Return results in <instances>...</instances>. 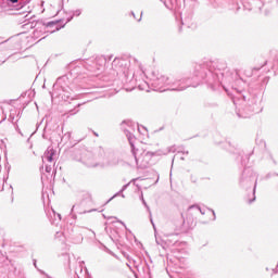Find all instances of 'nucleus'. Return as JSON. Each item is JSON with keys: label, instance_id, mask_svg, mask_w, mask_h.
I'll use <instances>...</instances> for the list:
<instances>
[{"label": "nucleus", "instance_id": "obj_24", "mask_svg": "<svg viewBox=\"0 0 278 278\" xmlns=\"http://www.w3.org/2000/svg\"><path fill=\"white\" fill-rule=\"evenodd\" d=\"M190 21H192V16L191 15L189 17L185 18L186 23H190Z\"/></svg>", "mask_w": 278, "mask_h": 278}, {"label": "nucleus", "instance_id": "obj_34", "mask_svg": "<svg viewBox=\"0 0 278 278\" xmlns=\"http://www.w3.org/2000/svg\"><path fill=\"white\" fill-rule=\"evenodd\" d=\"M182 153H184L185 155H188V153H189V152H188V151H186V152H182Z\"/></svg>", "mask_w": 278, "mask_h": 278}, {"label": "nucleus", "instance_id": "obj_37", "mask_svg": "<svg viewBox=\"0 0 278 278\" xmlns=\"http://www.w3.org/2000/svg\"><path fill=\"white\" fill-rule=\"evenodd\" d=\"M2 64H5V61H2Z\"/></svg>", "mask_w": 278, "mask_h": 278}, {"label": "nucleus", "instance_id": "obj_9", "mask_svg": "<svg viewBox=\"0 0 278 278\" xmlns=\"http://www.w3.org/2000/svg\"><path fill=\"white\" fill-rule=\"evenodd\" d=\"M136 181H138V178H134L130 182L124 185L122 189L110 199V201H112V199H116V197H122L123 199H125V194H123V192H125V190L129 188L130 184H136Z\"/></svg>", "mask_w": 278, "mask_h": 278}, {"label": "nucleus", "instance_id": "obj_23", "mask_svg": "<svg viewBox=\"0 0 278 278\" xmlns=\"http://www.w3.org/2000/svg\"><path fill=\"white\" fill-rule=\"evenodd\" d=\"M210 212H212V214H213V220H216V212H214V210H210Z\"/></svg>", "mask_w": 278, "mask_h": 278}, {"label": "nucleus", "instance_id": "obj_35", "mask_svg": "<svg viewBox=\"0 0 278 278\" xmlns=\"http://www.w3.org/2000/svg\"><path fill=\"white\" fill-rule=\"evenodd\" d=\"M156 244H160V240L156 239Z\"/></svg>", "mask_w": 278, "mask_h": 278}, {"label": "nucleus", "instance_id": "obj_18", "mask_svg": "<svg viewBox=\"0 0 278 278\" xmlns=\"http://www.w3.org/2000/svg\"><path fill=\"white\" fill-rule=\"evenodd\" d=\"M130 16H132L135 18V21H137V23H140V21H142V12L140 14V17H136V13L134 11L130 12Z\"/></svg>", "mask_w": 278, "mask_h": 278}, {"label": "nucleus", "instance_id": "obj_30", "mask_svg": "<svg viewBox=\"0 0 278 278\" xmlns=\"http://www.w3.org/2000/svg\"><path fill=\"white\" fill-rule=\"evenodd\" d=\"M76 108H81V103H77V104H76Z\"/></svg>", "mask_w": 278, "mask_h": 278}, {"label": "nucleus", "instance_id": "obj_13", "mask_svg": "<svg viewBox=\"0 0 278 278\" xmlns=\"http://www.w3.org/2000/svg\"><path fill=\"white\" fill-rule=\"evenodd\" d=\"M144 207H147L148 212H149V216H150V222H151V225L153 226V229H155V223H153V215L151 213V208L149 207V205L147 204V201H144V195L141 193V197H140Z\"/></svg>", "mask_w": 278, "mask_h": 278}, {"label": "nucleus", "instance_id": "obj_40", "mask_svg": "<svg viewBox=\"0 0 278 278\" xmlns=\"http://www.w3.org/2000/svg\"><path fill=\"white\" fill-rule=\"evenodd\" d=\"M277 175V177H278V174H276Z\"/></svg>", "mask_w": 278, "mask_h": 278}, {"label": "nucleus", "instance_id": "obj_3", "mask_svg": "<svg viewBox=\"0 0 278 278\" xmlns=\"http://www.w3.org/2000/svg\"><path fill=\"white\" fill-rule=\"evenodd\" d=\"M125 125H127V127H134V122L124 121L122 123V128L124 129V134L130 144L132 157H135L137 168H149V166H151V159L155 155H168V153H175V147H168L163 151L159 150L156 152L143 150L140 155H138L139 150H136V146L134 144V142H136V137L134 136V134H131V131H129V129L125 128Z\"/></svg>", "mask_w": 278, "mask_h": 278}, {"label": "nucleus", "instance_id": "obj_8", "mask_svg": "<svg viewBox=\"0 0 278 278\" xmlns=\"http://www.w3.org/2000/svg\"><path fill=\"white\" fill-rule=\"evenodd\" d=\"M84 205H86V202L83 200L72 206L71 217L74 220H77V214H88L91 212V211L85 210Z\"/></svg>", "mask_w": 278, "mask_h": 278}, {"label": "nucleus", "instance_id": "obj_17", "mask_svg": "<svg viewBox=\"0 0 278 278\" xmlns=\"http://www.w3.org/2000/svg\"><path fill=\"white\" fill-rule=\"evenodd\" d=\"M74 16H81V9H77L76 11H73L72 16L67 18V23H71Z\"/></svg>", "mask_w": 278, "mask_h": 278}, {"label": "nucleus", "instance_id": "obj_6", "mask_svg": "<svg viewBox=\"0 0 278 278\" xmlns=\"http://www.w3.org/2000/svg\"><path fill=\"white\" fill-rule=\"evenodd\" d=\"M253 180H255L254 188H253V199H250L249 203H253L255 201V190L257 188V175L253 172L251 167H245L239 179L240 186H242L243 188L247 186H251V184H253Z\"/></svg>", "mask_w": 278, "mask_h": 278}, {"label": "nucleus", "instance_id": "obj_32", "mask_svg": "<svg viewBox=\"0 0 278 278\" xmlns=\"http://www.w3.org/2000/svg\"><path fill=\"white\" fill-rule=\"evenodd\" d=\"M266 179H270V174H268V175L266 176Z\"/></svg>", "mask_w": 278, "mask_h": 278}, {"label": "nucleus", "instance_id": "obj_33", "mask_svg": "<svg viewBox=\"0 0 278 278\" xmlns=\"http://www.w3.org/2000/svg\"><path fill=\"white\" fill-rule=\"evenodd\" d=\"M88 71H93L92 67H86Z\"/></svg>", "mask_w": 278, "mask_h": 278}, {"label": "nucleus", "instance_id": "obj_25", "mask_svg": "<svg viewBox=\"0 0 278 278\" xmlns=\"http://www.w3.org/2000/svg\"><path fill=\"white\" fill-rule=\"evenodd\" d=\"M46 173H51V166L49 165L46 166Z\"/></svg>", "mask_w": 278, "mask_h": 278}, {"label": "nucleus", "instance_id": "obj_12", "mask_svg": "<svg viewBox=\"0 0 278 278\" xmlns=\"http://www.w3.org/2000/svg\"><path fill=\"white\" fill-rule=\"evenodd\" d=\"M228 151H229V153H235L237 155H240L241 156V164H242V166H244V156H242V151H240V149H238L233 146H229Z\"/></svg>", "mask_w": 278, "mask_h": 278}, {"label": "nucleus", "instance_id": "obj_2", "mask_svg": "<svg viewBox=\"0 0 278 278\" xmlns=\"http://www.w3.org/2000/svg\"><path fill=\"white\" fill-rule=\"evenodd\" d=\"M228 97H231L236 106V114L239 118H249L253 114H260L264 108L262 106V94L255 89L239 90L231 88V91L223 86Z\"/></svg>", "mask_w": 278, "mask_h": 278}, {"label": "nucleus", "instance_id": "obj_20", "mask_svg": "<svg viewBox=\"0 0 278 278\" xmlns=\"http://www.w3.org/2000/svg\"><path fill=\"white\" fill-rule=\"evenodd\" d=\"M109 164H110V166H117V164H118V159H114V160L111 161Z\"/></svg>", "mask_w": 278, "mask_h": 278}, {"label": "nucleus", "instance_id": "obj_39", "mask_svg": "<svg viewBox=\"0 0 278 278\" xmlns=\"http://www.w3.org/2000/svg\"><path fill=\"white\" fill-rule=\"evenodd\" d=\"M123 225H125V223L124 222H121Z\"/></svg>", "mask_w": 278, "mask_h": 278}, {"label": "nucleus", "instance_id": "obj_1", "mask_svg": "<svg viewBox=\"0 0 278 278\" xmlns=\"http://www.w3.org/2000/svg\"><path fill=\"white\" fill-rule=\"evenodd\" d=\"M233 77L238 79V72L230 73L227 71L225 61H206L194 66L192 78H181L178 75L165 76L153 72L152 86L161 92H166V90L181 92L186 88H197L201 81H206L214 90L216 85L223 84V81H232Z\"/></svg>", "mask_w": 278, "mask_h": 278}, {"label": "nucleus", "instance_id": "obj_21", "mask_svg": "<svg viewBox=\"0 0 278 278\" xmlns=\"http://www.w3.org/2000/svg\"><path fill=\"white\" fill-rule=\"evenodd\" d=\"M77 112H79V110H76V111L75 110H70L68 115L74 116V114H77Z\"/></svg>", "mask_w": 278, "mask_h": 278}, {"label": "nucleus", "instance_id": "obj_31", "mask_svg": "<svg viewBox=\"0 0 278 278\" xmlns=\"http://www.w3.org/2000/svg\"><path fill=\"white\" fill-rule=\"evenodd\" d=\"M16 130L18 131V134L23 135V132H21V129H20V128H16Z\"/></svg>", "mask_w": 278, "mask_h": 278}, {"label": "nucleus", "instance_id": "obj_7", "mask_svg": "<svg viewBox=\"0 0 278 278\" xmlns=\"http://www.w3.org/2000/svg\"><path fill=\"white\" fill-rule=\"evenodd\" d=\"M77 162H81L87 168H97L99 166V162H97L94 154L90 151H85Z\"/></svg>", "mask_w": 278, "mask_h": 278}, {"label": "nucleus", "instance_id": "obj_16", "mask_svg": "<svg viewBox=\"0 0 278 278\" xmlns=\"http://www.w3.org/2000/svg\"><path fill=\"white\" fill-rule=\"evenodd\" d=\"M10 49V46H8V40L0 41V53H3L4 51H8Z\"/></svg>", "mask_w": 278, "mask_h": 278}, {"label": "nucleus", "instance_id": "obj_19", "mask_svg": "<svg viewBox=\"0 0 278 278\" xmlns=\"http://www.w3.org/2000/svg\"><path fill=\"white\" fill-rule=\"evenodd\" d=\"M47 27H55V30H56V31H58V29H60V28H58V24L54 23V22H49V23L47 24Z\"/></svg>", "mask_w": 278, "mask_h": 278}, {"label": "nucleus", "instance_id": "obj_10", "mask_svg": "<svg viewBox=\"0 0 278 278\" xmlns=\"http://www.w3.org/2000/svg\"><path fill=\"white\" fill-rule=\"evenodd\" d=\"M56 151L52 147H48L46 152L43 153V160L47 162H53V157H55Z\"/></svg>", "mask_w": 278, "mask_h": 278}, {"label": "nucleus", "instance_id": "obj_27", "mask_svg": "<svg viewBox=\"0 0 278 278\" xmlns=\"http://www.w3.org/2000/svg\"><path fill=\"white\" fill-rule=\"evenodd\" d=\"M273 273H274V275H277V273H278L277 268H274Z\"/></svg>", "mask_w": 278, "mask_h": 278}, {"label": "nucleus", "instance_id": "obj_29", "mask_svg": "<svg viewBox=\"0 0 278 278\" xmlns=\"http://www.w3.org/2000/svg\"><path fill=\"white\" fill-rule=\"evenodd\" d=\"M58 218H59L60 220H62V215H61V214H58Z\"/></svg>", "mask_w": 278, "mask_h": 278}, {"label": "nucleus", "instance_id": "obj_36", "mask_svg": "<svg viewBox=\"0 0 278 278\" xmlns=\"http://www.w3.org/2000/svg\"><path fill=\"white\" fill-rule=\"evenodd\" d=\"M83 64H84V66H86V61H84V63H83Z\"/></svg>", "mask_w": 278, "mask_h": 278}, {"label": "nucleus", "instance_id": "obj_15", "mask_svg": "<svg viewBox=\"0 0 278 278\" xmlns=\"http://www.w3.org/2000/svg\"><path fill=\"white\" fill-rule=\"evenodd\" d=\"M192 210H194L195 212H200V214H202V216H205V208H202L201 206L193 204L191 206H189V212H192Z\"/></svg>", "mask_w": 278, "mask_h": 278}, {"label": "nucleus", "instance_id": "obj_28", "mask_svg": "<svg viewBox=\"0 0 278 278\" xmlns=\"http://www.w3.org/2000/svg\"><path fill=\"white\" fill-rule=\"evenodd\" d=\"M93 136H96V138H99V134L93 131Z\"/></svg>", "mask_w": 278, "mask_h": 278}, {"label": "nucleus", "instance_id": "obj_14", "mask_svg": "<svg viewBox=\"0 0 278 278\" xmlns=\"http://www.w3.org/2000/svg\"><path fill=\"white\" fill-rule=\"evenodd\" d=\"M266 61L264 62V64L263 65H261V66H255V67H253L252 70H247L245 72H244V75L247 76V77H253V71H261L262 68H264V66H266Z\"/></svg>", "mask_w": 278, "mask_h": 278}, {"label": "nucleus", "instance_id": "obj_38", "mask_svg": "<svg viewBox=\"0 0 278 278\" xmlns=\"http://www.w3.org/2000/svg\"><path fill=\"white\" fill-rule=\"evenodd\" d=\"M180 160H184V156H181Z\"/></svg>", "mask_w": 278, "mask_h": 278}, {"label": "nucleus", "instance_id": "obj_22", "mask_svg": "<svg viewBox=\"0 0 278 278\" xmlns=\"http://www.w3.org/2000/svg\"><path fill=\"white\" fill-rule=\"evenodd\" d=\"M63 138H65L66 140H71V132H66Z\"/></svg>", "mask_w": 278, "mask_h": 278}, {"label": "nucleus", "instance_id": "obj_4", "mask_svg": "<svg viewBox=\"0 0 278 278\" xmlns=\"http://www.w3.org/2000/svg\"><path fill=\"white\" fill-rule=\"evenodd\" d=\"M68 76H61L56 79V81L53 85V94L55 97H61L63 101H75V94H73V89H71V86L68 85Z\"/></svg>", "mask_w": 278, "mask_h": 278}, {"label": "nucleus", "instance_id": "obj_5", "mask_svg": "<svg viewBox=\"0 0 278 278\" xmlns=\"http://www.w3.org/2000/svg\"><path fill=\"white\" fill-rule=\"evenodd\" d=\"M131 61L129 59L115 58L112 62V68L117 75H124L126 83L134 81V71L130 68Z\"/></svg>", "mask_w": 278, "mask_h": 278}, {"label": "nucleus", "instance_id": "obj_26", "mask_svg": "<svg viewBox=\"0 0 278 278\" xmlns=\"http://www.w3.org/2000/svg\"><path fill=\"white\" fill-rule=\"evenodd\" d=\"M270 160H273L274 164H277V161H275V159H273V155H269Z\"/></svg>", "mask_w": 278, "mask_h": 278}, {"label": "nucleus", "instance_id": "obj_11", "mask_svg": "<svg viewBox=\"0 0 278 278\" xmlns=\"http://www.w3.org/2000/svg\"><path fill=\"white\" fill-rule=\"evenodd\" d=\"M8 5H14L15 10H23L26 5L27 2L25 1H18V0H7Z\"/></svg>", "mask_w": 278, "mask_h": 278}]
</instances>
